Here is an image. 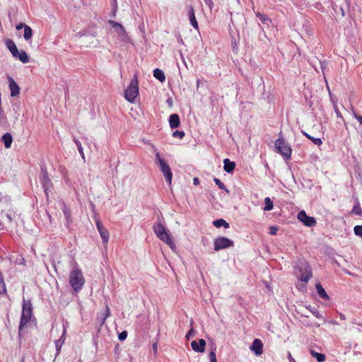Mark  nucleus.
<instances>
[{
  "label": "nucleus",
  "instance_id": "1",
  "mask_svg": "<svg viewBox=\"0 0 362 362\" xmlns=\"http://www.w3.org/2000/svg\"><path fill=\"white\" fill-rule=\"evenodd\" d=\"M153 230L157 237L165 242L172 250L175 249V244L170 235L166 232L165 227L160 223H157L153 226Z\"/></svg>",
  "mask_w": 362,
  "mask_h": 362
},
{
  "label": "nucleus",
  "instance_id": "2",
  "mask_svg": "<svg viewBox=\"0 0 362 362\" xmlns=\"http://www.w3.org/2000/svg\"><path fill=\"white\" fill-rule=\"evenodd\" d=\"M32 304L30 300H23V309H22V315L21 318V322L18 327L19 336L21 335L22 329L24 327L26 326L28 322L30 321L32 316Z\"/></svg>",
  "mask_w": 362,
  "mask_h": 362
},
{
  "label": "nucleus",
  "instance_id": "3",
  "mask_svg": "<svg viewBox=\"0 0 362 362\" xmlns=\"http://www.w3.org/2000/svg\"><path fill=\"white\" fill-rule=\"evenodd\" d=\"M85 283V279L81 270L76 269L69 274V284L75 291H80Z\"/></svg>",
  "mask_w": 362,
  "mask_h": 362
},
{
  "label": "nucleus",
  "instance_id": "4",
  "mask_svg": "<svg viewBox=\"0 0 362 362\" xmlns=\"http://www.w3.org/2000/svg\"><path fill=\"white\" fill-rule=\"evenodd\" d=\"M139 95V86L136 76H134V78L131 81L129 86L124 90L125 99L133 103L135 101L136 98Z\"/></svg>",
  "mask_w": 362,
  "mask_h": 362
},
{
  "label": "nucleus",
  "instance_id": "5",
  "mask_svg": "<svg viewBox=\"0 0 362 362\" xmlns=\"http://www.w3.org/2000/svg\"><path fill=\"white\" fill-rule=\"evenodd\" d=\"M156 163H157L160 170L162 171L166 182L169 185H171L173 179V173L169 165L166 163L164 158L160 157L159 153H156Z\"/></svg>",
  "mask_w": 362,
  "mask_h": 362
},
{
  "label": "nucleus",
  "instance_id": "6",
  "mask_svg": "<svg viewBox=\"0 0 362 362\" xmlns=\"http://www.w3.org/2000/svg\"><path fill=\"white\" fill-rule=\"evenodd\" d=\"M275 147L277 152L281 154L285 158H290L291 155V148L286 144L283 138H278L275 142Z\"/></svg>",
  "mask_w": 362,
  "mask_h": 362
},
{
  "label": "nucleus",
  "instance_id": "7",
  "mask_svg": "<svg viewBox=\"0 0 362 362\" xmlns=\"http://www.w3.org/2000/svg\"><path fill=\"white\" fill-rule=\"evenodd\" d=\"M233 245V241L226 237H218L216 238L214 242V250L216 251L232 247Z\"/></svg>",
  "mask_w": 362,
  "mask_h": 362
},
{
  "label": "nucleus",
  "instance_id": "8",
  "mask_svg": "<svg viewBox=\"0 0 362 362\" xmlns=\"http://www.w3.org/2000/svg\"><path fill=\"white\" fill-rule=\"evenodd\" d=\"M298 219L301 221L305 226L313 227L316 225V220L314 217L308 216L305 211H300L297 215Z\"/></svg>",
  "mask_w": 362,
  "mask_h": 362
},
{
  "label": "nucleus",
  "instance_id": "9",
  "mask_svg": "<svg viewBox=\"0 0 362 362\" xmlns=\"http://www.w3.org/2000/svg\"><path fill=\"white\" fill-rule=\"evenodd\" d=\"M109 24L115 29V32L121 37H127V33L124 29V28L120 23L110 20Z\"/></svg>",
  "mask_w": 362,
  "mask_h": 362
},
{
  "label": "nucleus",
  "instance_id": "10",
  "mask_svg": "<svg viewBox=\"0 0 362 362\" xmlns=\"http://www.w3.org/2000/svg\"><path fill=\"white\" fill-rule=\"evenodd\" d=\"M250 350L252 351L256 356H259L263 353V344L259 339H254Z\"/></svg>",
  "mask_w": 362,
  "mask_h": 362
},
{
  "label": "nucleus",
  "instance_id": "11",
  "mask_svg": "<svg viewBox=\"0 0 362 362\" xmlns=\"http://www.w3.org/2000/svg\"><path fill=\"white\" fill-rule=\"evenodd\" d=\"M96 226L100 233L101 238L104 243H107L109 240V232L108 230L103 226L102 223L100 221H96Z\"/></svg>",
  "mask_w": 362,
  "mask_h": 362
},
{
  "label": "nucleus",
  "instance_id": "12",
  "mask_svg": "<svg viewBox=\"0 0 362 362\" xmlns=\"http://www.w3.org/2000/svg\"><path fill=\"white\" fill-rule=\"evenodd\" d=\"M8 86L11 97H16L20 94V87L11 77L8 78Z\"/></svg>",
  "mask_w": 362,
  "mask_h": 362
},
{
  "label": "nucleus",
  "instance_id": "13",
  "mask_svg": "<svg viewBox=\"0 0 362 362\" xmlns=\"http://www.w3.org/2000/svg\"><path fill=\"white\" fill-rule=\"evenodd\" d=\"M192 349L199 353H203L205 350L206 341L204 339H200L199 342L192 341L191 343Z\"/></svg>",
  "mask_w": 362,
  "mask_h": 362
},
{
  "label": "nucleus",
  "instance_id": "14",
  "mask_svg": "<svg viewBox=\"0 0 362 362\" xmlns=\"http://www.w3.org/2000/svg\"><path fill=\"white\" fill-rule=\"evenodd\" d=\"M188 16L190 21L191 25L195 28L198 29L199 25L198 23L196 20L195 14H194V10L192 6L189 7V11H188Z\"/></svg>",
  "mask_w": 362,
  "mask_h": 362
},
{
  "label": "nucleus",
  "instance_id": "15",
  "mask_svg": "<svg viewBox=\"0 0 362 362\" xmlns=\"http://www.w3.org/2000/svg\"><path fill=\"white\" fill-rule=\"evenodd\" d=\"M169 124L171 129H175L180 126V117L177 114H173L170 116Z\"/></svg>",
  "mask_w": 362,
  "mask_h": 362
},
{
  "label": "nucleus",
  "instance_id": "16",
  "mask_svg": "<svg viewBox=\"0 0 362 362\" xmlns=\"http://www.w3.org/2000/svg\"><path fill=\"white\" fill-rule=\"evenodd\" d=\"M6 45L12 54L13 57H16V54H18V49L15 42L12 40H7L6 41Z\"/></svg>",
  "mask_w": 362,
  "mask_h": 362
},
{
  "label": "nucleus",
  "instance_id": "17",
  "mask_svg": "<svg viewBox=\"0 0 362 362\" xmlns=\"http://www.w3.org/2000/svg\"><path fill=\"white\" fill-rule=\"evenodd\" d=\"M223 164L224 170L228 173H232L235 168V163L230 161L228 158L223 160Z\"/></svg>",
  "mask_w": 362,
  "mask_h": 362
},
{
  "label": "nucleus",
  "instance_id": "18",
  "mask_svg": "<svg viewBox=\"0 0 362 362\" xmlns=\"http://www.w3.org/2000/svg\"><path fill=\"white\" fill-rule=\"evenodd\" d=\"M315 287H316L317 294L319 295V296L321 298H322L324 300H329V296H328V294L327 293L325 290L323 288L321 284H320V283L316 284Z\"/></svg>",
  "mask_w": 362,
  "mask_h": 362
},
{
  "label": "nucleus",
  "instance_id": "19",
  "mask_svg": "<svg viewBox=\"0 0 362 362\" xmlns=\"http://www.w3.org/2000/svg\"><path fill=\"white\" fill-rule=\"evenodd\" d=\"M2 141L6 148H9L13 142V136L10 133H6L2 136Z\"/></svg>",
  "mask_w": 362,
  "mask_h": 362
},
{
  "label": "nucleus",
  "instance_id": "20",
  "mask_svg": "<svg viewBox=\"0 0 362 362\" xmlns=\"http://www.w3.org/2000/svg\"><path fill=\"white\" fill-rule=\"evenodd\" d=\"M310 354L313 357L315 358L318 362H323L326 359V356L324 354L318 353L313 349H310Z\"/></svg>",
  "mask_w": 362,
  "mask_h": 362
},
{
  "label": "nucleus",
  "instance_id": "21",
  "mask_svg": "<svg viewBox=\"0 0 362 362\" xmlns=\"http://www.w3.org/2000/svg\"><path fill=\"white\" fill-rule=\"evenodd\" d=\"M256 16L261 21L263 24L269 25L272 23V20L267 15L261 13L260 12L255 13Z\"/></svg>",
  "mask_w": 362,
  "mask_h": 362
},
{
  "label": "nucleus",
  "instance_id": "22",
  "mask_svg": "<svg viewBox=\"0 0 362 362\" xmlns=\"http://www.w3.org/2000/svg\"><path fill=\"white\" fill-rule=\"evenodd\" d=\"M153 76L160 82H164L165 80L164 72L159 69H156L153 70Z\"/></svg>",
  "mask_w": 362,
  "mask_h": 362
},
{
  "label": "nucleus",
  "instance_id": "23",
  "mask_svg": "<svg viewBox=\"0 0 362 362\" xmlns=\"http://www.w3.org/2000/svg\"><path fill=\"white\" fill-rule=\"evenodd\" d=\"M15 58H18L21 62L25 64L29 62V57L27 55V53L22 50L21 52L18 51V54H16V57H14Z\"/></svg>",
  "mask_w": 362,
  "mask_h": 362
},
{
  "label": "nucleus",
  "instance_id": "24",
  "mask_svg": "<svg viewBox=\"0 0 362 362\" xmlns=\"http://www.w3.org/2000/svg\"><path fill=\"white\" fill-rule=\"evenodd\" d=\"M42 185L45 188V192H47L48 187L52 185L51 180L49 178L47 173L46 171L43 175Z\"/></svg>",
  "mask_w": 362,
  "mask_h": 362
},
{
  "label": "nucleus",
  "instance_id": "25",
  "mask_svg": "<svg viewBox=\"0 0 362 362\" xmlns=\"http://www.w3.org/2000/svg\"><path fill=\"white\" fill-rule=\"evenodd\" d=\"M33 36V30L28 25L24 26L23 37L25 40H29Z\"/></svg>",
  "mask_w": 362,
  "mask_h": 362
},
{
  "label": "nucleus",
  "instance_id": "26",
  "mask_svg": "<svg viewBox=\"0 0 362 362\" xmlns=\"http://www.w3.org/2000/svg\"><path fill=\"white\" fill-rule=\"evenodd\" d=\"M62 211L64 215V217L66 220L71 223V210L65 205L64 204V206L62 208Z\"/></svg>",
  "mask_w": 362,
  "mask_h": 362
},
{
  "label": "nucleus",
  "instance_id": "27",
  "mask_svg": "<svg viewBox=\"0 0 362 362\" xmlns=\"http://www.w3.org/2000/svg\"><path fill=\"white\" fill-rule=\"evenodd\" d=\"M214 226L216 228H220L221 226H224L225 228H228L229 224L224 219H218L214 221Z\"/></svg>",
  "mask_w": 362,
  "mask_h": 362
},
{
  "label": "nucleus",
  "instance_id": "28",
  "mask_svg": "<svg viewBox=\"0 0 362 362\" xmlns=\"http://www.w3.org/2000/svg\"><path fill=\"white\" fill-rule=\"evenodd\" d=\"M313 274L310 269H308L301 275L300 279L302 281L305 283H308V281L311 279Z\"/></svg>",
  "mask_w": 362,
  "mask_h": 362
},
{
  "label": "nucleus",
  "instance_id": "29",
  "mask_svg": "<svg viewBox=\"0 0 362 362\" xmlns=\"http://www.w3.org/2000/svg\"><path fill=\"white\" fill-rule=\"evenodd\" d=\"M303 135H305L308 139L311 140L314 144L315 145H317V146H320L322 144V141L321 140V139L320 138H315L312 136H310V134L305 133V132H303Z\"/></svg>",
  "mask_w": 362,
  "mask_h": 362
},
{
  "label": "nucleus",
  "instance_id": "30",
  "mask_svg": "<svg viewBox=\"0 0 362 362\" xmlns=\"http://www.w3.org/2000/svg\"><path fill=\"white\" fill-rule=\"evenodd\" d=\"M264 204H265V206L264 208V211H271L272 209H273V207H274L273 202L271 200V199L269 197H266L264 199Z\"/></svg>",
  "mask_w": 362,
  "mask_h": 362
},
{
  "label": "nucleus",
  "instance_id": "31",
  "mask_svg": "<svg viewBox=\"0 0 362 362\" xmlns=\"http://www.w3.org/2000/svg\"><path fill=\"white\" fill-rule=\"evenodd\" d=\"M310 313L318 319H324L323 316L320 313V312L315 308L310 305L306 307Z\"/></svg>",
  "mask_w": 362,
  "mask_h": 362
},
{
  "label": "nucleus",
  "instance_id": "32",
  "mask_svg": "<svg viewBox=\"0 0 362 362\" xmlns=\"http://www.w3.org/2000/svg\"><path fill=\"white\" fill-rule=\"evenodd\" d=\"M6 293V284L4 283L2 274L0 273V294Z\"/></svg>",
  "mask_w": 362,
  "mask_h": 362
},
{
  "label": "nucleus",
  "instance_id": "33",
  "mask_svg": "<svg viewBox=\"0 0 362 362\" xmlns=\"http://www.w3.org/2000/svg\"><path fill=\"white\" fill-rule=\"evenodd\" d=\"M352 213L356 215H362V209L360 206V204L358 202L356 205L354 206L352 209Z\"/></svg>",
  "mask_w": 362,
  "mask_h": 362
},
{
  "label": "nucleus",
  "instance_id": "34",
  "mask_svg": "<svg viewBox=\"0 0 362 362\" xmlns=\"http://www.w3.org/2000/svg\"><path fill=\"white\" fill-rule=\"evenodd\" d=\"M74 142L75 144H76L77 146V148L82 157L83 159L85 158V155H84V153H83V147H82V145L81 144V142L79 141H78L77 139H74Z\"/></svg>",
  "mask_w": 362,
  "mask_h": 362
},
{
  "label": "nucleus",
  "instance_id": "35",
  "mask_svg": "<svg viewBox=\"0 0 362 362\" xmlns=\"http://www.w3.org/2000/svg\"><path fill=\"white\" fill-rule=\"evenodd\" d=\"M209 358L211 362H217L216 356V348L211 350L209 354Z\"/></svg>",
  "mask_w": 362,
  "mask_h": 362
},
{
  "label": "nucleus",
  "instance_id": "36",
  "mask_svg": "<svg viewBox=\"0 0 362 362\" xmlns=\"http://www.w3.org/2000/svg\"><path fill=\"white\" fill-rule=\"evenodd\" d=\"M110 310L108 305H106V310L105 313L104 314V316L101 320V325H103L106 320V319L110 316Z\"/></svg>",
  "mask_w": 362,
  "mask_h": 362
},
{
  "label": "nucleus",
  "instance_id": "37",
  "mask_svg": "<svg viewBox=\"0 0 362 362\" xmlns=\"http://www.w3.org/2000/svg\"><path fill=\"white\" fill-rule=\"evenodd\" d=\"M185 134L183 131L176 130L173 133V137H178L179 139H182L185 136Z\"/></svg>",
  "mask_w": 362,
  "mask_h": 362
},
{
  "label": "nucleus",
  "instance_id": "38",
  "mask_svg": "<svg viewBox=\"0 0 362 362\" xmlns=\"http://www.w3.org/2000/svg\"><path fill=\"white\" fill-rule=\"evenodd\" d=\"M354 233L358 236H362V226H356L354 228Z\"/></svg>",
  "mask_w": 362,
  "mask_h": 362
},
{
  "label": "nucleus",
  "instance_id": "39",
  "mask_svg": "<svg viewBox=\"0 0 362 362\" xmlns=\"http://www.w3.org/2000/svg\"><path fill=\"white\" fill-rule=\"evenodd\" d=\"M215 183L218 186V187L221 189H226V186L218 178H214V179Z\"/></svg>",
  "mask_w": 362,
  "mask_h": 362
},
{
  "label": "nucleus",
  "instance_id": "40",
  "mask_svg": "<svg viewBox=\"0 0 362 362\" xmlns=\"http://www.w3.org/2000/svg\"><path fill=\"white\" fill-rule=\"evenodd\" d=\"M127 337V332L123 331L119 334V339L120 341H124Z\"/></svg>",
  "mask_w": 362,
  "mask_h": 362
},
{
  "label": "nucleus",
  "instance_id": "41",
  "mask_svg": "<svg viewBox=\"0 0 362 362\" xmlns=\"http://www.w3.org/2000/svg\"><path fill=\"white\" fill-rule=\"evenodd\" d=\"M277 230H278V228L276 226H271L269 228V234L272 235H276Z\"/></svg>",
  "mask_w": 362,
  "mask_h": 362
},
{
  "label": "nucleus",
  "instance_id": "42",
  "mask_svg": "<svg viewBox=\"0 0 362 362\" xmlns=\"http://www.w3.org/2000/svg\"><path fill=\"white\" fill-rule=\"evenodd\" d=\"M334 110H335V112H336V115H337V117L344 119V118H343L340 111L339 110V109H338V107L337 106H334Z\"/></svg>",
  "mask_w": 362,
  "mask_h": 362
},
{
  "label": "nucleus",
  "instance_id": "43",
  "mask_svg": "<svg viewBox=\"0 0 362 362\" xmlns=\"http://www.w3.org/2000/svg\"><path fill=\"white\" fill-rule=\"evenodd\" d=\"M354 117L362 124V115H358L356 112L353 113Z\"/></svg>",
  "mask_w": 362,
  "mask_h": 362
},
{
  "label": "nucleus",
  "instance_id": "44",
  "mask_svg": "<svg viewBox=\"0 0 362 362\" xmlns=\"http://www.w3.org/2000/svg\"><path fill=\"white\" fill-rule=\"evenodd\" d=\"M153 351L154 354L156 355L157 352H158V344L157 343H154L153 344Z\"/></svg>",
  "mask_w": 362,
  "mask_h": 362
},
{
  "label": "nucleus",
  "instance_id": "45",
  "mask_svg": "<svg viewBox=\"0 0 362 362\" xmlns=\"http://www.w3.org/2000/svg\"><path fill=\"white\" fill-rule=\"evenodd\" d=\"M194 334V329L192 328L187 334L186 337L187 339H189V337Z\"/></svg>",
  "mask_w": 362,
  "mask_h": 362
},
{
  "label": "nucleus",
  "instance_id": "46",
  "mask_svg": "<svg viewBox=\"0 0 362 362\" xmlns=\"http://www.w3.org/2000/svg\"><path fill=\"white\" fill-rule=\"evenodd\" d=\"M25 25H24V24H23V23H20V24H18V25H16V30H21V29H22L23 28H24V26H25Z\"/></svg>",
  "mask_w": 362,
  "mask_h": 362
},
{
  "label": "nucleus",
  "instance_id": "47",
  "mask_svg": "<svg viewBox=\"0 0 362 362\" xmlns=\"http://www.w3.org/2000/svg\"><path fill=\"white\" fill-rule=\"evenodd\" d=\"M56 349L57 350V352L60 351L61 345H59V341H56Z\"/></svg>",
  "mask_w": 362,
  "mask_h": 362
},
{
  "label": "nucleus",
  "instance_id": "48",
  "mask_svg": "<svg viewBox=\"0 0 362 362\" xmlns=\"http://www.w3.org/2000/svg\"><path fill=\"white\" fill-rule=\"evenodd\" d=\"M194 185H197L199 183V179L197 177H194L193 180Z\"/></svg>",
  "mask_w": 362,
  "mask_h": 362
},
{
  "label": "nucleus",
  "instance_id": "49",
  "mask_svg": "<svg viewBox=\"0 0 362 362\" xmlns=\"http://www.w3.org/2000/svg\"><path fill=\"white\" fill-rule=\"evenodd\" d=\"M339 317L342 320H346V316L343 313H339Z\"/></svg>",
  "mask_w": 362,
  "mask_h": 362
},
{
  "label": "nucleus",
  "instance_id": "50",
  "mask_svg": "<svg viewBox=\"0 0 362 362\" xmlns=\"http://www.w3.org/2000/svg\"><path fill=\"white\" fill-rule=\"evenodd\" d=\"M303 322L304 324H306L308 326H313V325H312V324H309L308 322H307L305 320H303Z\"/></svg>",
  "mask_w": 362,
  "mask_h": 362
},
{
  "label": "nucleus",
  "instance_id": "51",
  "mask_svg": "<svg viewBox=\"0 0 362 362\" xmlns=\"http://www.w3.org/2000/svg\"><path fill=\"white\" fill-rule=\"evenodd\" d=\"M329 323L332 324V325H338V322L335 320H332L329 322Z\"/></svg>",
  "mask_w": 362,
  "mask_h": 362
},
{
  "label": "nucleus",
  "instance_id": "52",
  "mask_svg": "<svg viewBox=\"0 0 362 362\" xmlns=\"http://www.w3.org/2000/svg\"><path fill=\"white\" fill-rule=\"evenodd\" d=\"M2 107H1V104L0 103V114L2 112Z\"/></svg>",
  "mask_w": 362,
  "mask_h": 362
},
{
  "label": "nucleus",
  "instance_id": "53",
  "mask_svg": "<svg viewBox=\"0 0 362 362\" xmlns=\"http://www.w3.org/2000/svg\"><path fill=\"white\" fill-rule=\"evenodd\" d=\"M315 327H320V325H319V324H317V325H315Z\"/></svg>",
  "mask_w": 362,
  "mask_h": 362
}]
</instances>
